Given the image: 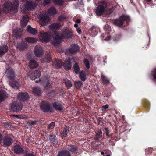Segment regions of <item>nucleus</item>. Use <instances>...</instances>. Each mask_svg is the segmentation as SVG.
<instances>
[{
	"instance_id": "1",
	"label": "nucleus",
	"mask_w": 156,
	"mask_h": 156,
	"mask_svg": "<svg viewBox=\"0 0 156 156\" xmlns=\"http://www.w3.org/2000/svg\"><path fill=\"white\" fill-rule=\"evenodd\" d=\"M19 5V3L17 2L13 3L10 2H7L4 4L3 9L6 13H10L12 11L17 12L18 11Z\"/></svg>"
},
{
	"instance_id": "2",
	"label": "nucleus",
	"mask_w": 156,
	"mask_h": 156,
	"mask_svg": "<svg viewBox=\"0 0 156 156\" xmlns=\"http://www.w3.org/2000/svg\"><path fill=\"white\" fill-rule=\"evenodd\" d=\"M21 2L22 5L20 6V8L21 11L23 13H24L26 10H32L34 8L35 5L31 1L22 0Z\"/></svg>"
},
{
	"instance_id": "3",
	"label": "nucleus",
	"mask_w": 156,
	"mask_h": 156,
	"mask_svg": "<svg viewBox=\"0 0 156 156\" xmlns=\"http://www.w3.org/2000/svg\"><path fill=\"white\" fill-rule=\"evenodd\" d=\"M39 19L38 23L41 26H45L48 24L49 21V12H40L38 16Z\"/></svg>"
},
{
	"instance_id": "4",
	"label": "nucleus",
	"mask_w": 156,
	"mask_h": 156,
	"mask_svg": "<svg viewBox=\"0 0 156 156\" xmlns=\"http://www.w3.org/2000/svg\"><path fill=\"white\" fill-rule=\"evenodd\" d=\"M130 20V18L129 16L123 15L120 16L119 19L115 20L113 23L114 25L121 28L124 27L123 23L125 21L126 22H129Z\"/></svg>"
},
{
	"instance_id": "5",
	"label": "nucleus",
	"mask_w": 156,
	"mask_h": 156,
	"mask_svg": "<svg viewBox=\"0 0 156 156\" xmlns=\"http://www.w3.org/2000/svg\"><path fill=\"white\" fill-rule=\"evenodd\" d=\"M107 4L104 1H102L98 3L97 7L95 9L96 14L100 16L106 11Z\"/></svg>"
},
{
	"instance_id": "6",
	"label": "nucleus",
	"mask_w": 156,
	"mask_h": 156,
	"mask_svg": "<svg viewBox=\"0 0 156 156\" xmlns=\"http://www.w3.org/2000/svg\"><path fill=\"white\" fill-rule=\"evenodd\" d=\"M23 105L21 102H16L11 104L9 109L11 111L17 112L20 111L23 107Z\"/></svg>"
},
{
	"instance_id": "7",
	"label": "nucleus",
	"mask_w": 156,
	"mask_h": 156,
	"mask_svg": "<svg viewBox=\"0 0 156 156\" xmlns=\"http://www.w3.org/2000/svg\"><path fill=\"white\" fill-rule=\"evenodd\" d=\"M52 35L53 38V44L54 45H56L61 41L62 39V34L59 33L58 32L55 31Z\"/></svg>"
},
{
	"instance_id": "8",
	"label": "nucleus",
	"mask_w": 156,
	"mask_h": 156,
	"mask_svg": "<svg viewBox=\"0 0 156 156\" xmlns=\"http://www.w3.org/2000/svg\"><path fill=\"white\" fill-rule=\"evenodd\" d=\"M36 83H39L40 84L43 86L45 89L48 88L49 79L48 77H44L35 81Z\"/></svg>"
},
{
	"instance_id": "9",
	"label": "nucleus",
	"mask_w": 156,
	"mask_h": 156,
	"mask_svg": "<svg viewBox=\"0 0 156 156\" xmlns=\"http://www.w3.org/2000/svg\"><path fill=\"white\" fill-rule=\"evenodd\" d=\"M39 38L43 42H48L49 41V34L48 32L41 31L40 32Z\"/></svg>"
},
{
	"instance_id": "10",
	"label": "nucleus",
	"mask_w": 156,
	"mask_h": 156,
	"mask_svg": "<svg viewBox=\"0 0 156 156\" xmlns=\"http://www.w3.org/2000/svg\"><path fill=\"white\" fill-rule=\"evenodd\" d=\"M34 52L36 57L41 56L43 53L42 47L39 45L36 46L34 48Z\"/></svg>"
},
{
	"instance_id": "11",
	"label": "nucleus",
	"mask_w": 156,
	"mask_h": 156,
	"mask_svg": "<svg viewBox=\"0 0 156 156\" xmlns=\"http://www.w3.org/2000/svg\"><path fill=\"white\" fill-rule=\"evenodd\" d=\"M29 98L28 94L26 92H21L18 94V98L22 101L27 100Z\"/></svg>"
},
{
	"instance_id": "12",
	"label": "nucleus",
	"mask_w": 156,
	"mask_h": 156,
	"mask_svg": "<svg viewBox=\"0 0 156 156\" xmlns=\"http://www.w3.org/2000/svg\"><path fill=\"white\" fill-rule=\"evenodd\" d=\"M69 51V52L72 54H75L79 51V47L76 44H73L70 46Z\"/></svg>"
},
{
	"instance_id": "13",
	"label": "nucleus",
	"mask_w": 156,
	"mask_h": 156,
	"mask_svg": "<svg viewBox=\"0 0 156 156\" xmlns=\"http://www.w3.org/2000/svg\"><path fill=\"white\" fill-rule=\"evenodd\" d=\"M3 140L4 145L7 146H10L13 143L12 140L8 136H5Z\"/></svg>"
},
{
	"instance_id": "14",
	"label": "nucleus",
	"mask_w": 156,
	"mask_h": 156,
	"mask_svg": "<svg viewBox=\"0 0 156 156\" xmlns=\"http://www.w3.org/2000/svg\"><path fill=\"white\" fill-rule=\"evenodd\" d=\"M71 58H66L65 61V63L63 64L64 69L66 70H69L71 69Z\"/></svg>"
},
{
	"instance_id": "15",
	"label": "nucleus",
	"mask_w": 156,
	"mask_h": 156,
	"mask_svg": "<svg viewBox=\"0 0 156 156\" xmlns=\"http://www.w3.org/2000/svg\"><path fill=\"white\" fill-rule=\"evenodd\" d=\"M41 110L44 112L49 111V104L45 101H43L40 106Z\"/></svg>"
},
{
	"instance_id": "16",
	"label": "nucleus",
	"mask_w": 156,
	"mask_h": 156,
	"mask_svg": "<svg viewBox=\"0 0 156 156\" xmlns=\"http://www.w3.org/2000/svg\"><path fill=\"white\" fill-rule=\"evenodd\" d=\"M64 37L66 39L71 38L73 37L72 32L69 29H66L63 32Z\"/></svg>"
},
{
	"instance_id": "17",
	"label": "nucleus",
	"mask_w": 156,
	"mask_h": 156,
	"mask_svg": "<svg viewBox=\"0 0 156 156\" xmlns=\"http://www.w3.org/2000/svg\"><path fill=\"white\" fill-rule=\"evenodd\" d=\"M14 151L15 153L20 154L23 153L24 150L19 145H17L14 146Z\"/></svg>"
},
{
	"instance_id": "18",
	"label": "nucleus",
	"mask_w": 156,
	"mask_h": 156,
	"mask_svg": "<svg viewBox=\"0 0 156 156\" xmlns=\"http://www.w3.org/2000/svg\"><path fill=\"white\" fill-rule=\"evenodd\" d=\"M7 76L10 79L12 80L15 77L14 71L12 69H9L6 71Z\"/></svg>"
},
{
	"instance_id": "19",
	"label": "nucleus",
	"mask_w": 156,
	"mask_h": 156,
	"mask_svg": "<svg viewBox=\"0 0 156 156\" xmlns=\"http://www.w3.org/2000/svg\"><path fill=\"white\" fill-rule=\"evenodd\" d=\"M27 45L24 42L20 43L18 44L17 48L20 51H23L26 49Z\"/></svg>"
},
{
	"instance_id": "20",
	"label": "nucleus",
	"mask_w": 156,
	"mask_h": 156,
	"mask_svg": "<svg viewBox=\"0 0 156 156\" xmlns=\"http://www.w3.org/2000/svg\"><path fill=\"white\" fill-rule=\"evenodd\" d=\"M8 51V47L7 45H3L0 47V56L3 55Z\"/></svg>"
},
{
	"instance_id": "21",
	"label": "nucleus",
	"mask_w": 156,
	"mask_h": 156,
	"mask_svg": "<svg viewBox=\"0 0 156 156\" xmlns=\"http://www.w3.org/2000/svg\"><path fill=\"white\" fill-rule=\"evenodd\" d=\"M52 62L53 63V66H55V67L58 69H60L62 66V61L59 59L56 60L55 63L54 64L53 61H52Z\"/></svg>"
},
{
	"instance_id": "22",
	"label": "nucleus",
	"mask_w": 156,
	"mask_h": 156,
	"mask_svg": "<svg viewBox=\"0 0 156 156\" xmlns=\"http://www.w3.org/2000/svg\"><path fill=\"white\" fill-rule=\"evenodd\" d=\"M41 75V72L37 70L35 71L32 75L30 77L32 80H35V79L39 78Z\"/></svg>"
},
{
	"instance_id": "23",
	"label": "nucleus",
	"mask_w": 156,
	"mask_h": 156,
	"mask_svg": "<svg viewBox=\"0 0 156 156\" xmlns=\"http://www.w3.org/2000/svg\"><path fill=\"white\" fill-rule=\"evenodd\" d=\"M38 66L37 63L34 60H31L29 63V67L30 69L36 68Z\"/></svg>"
},
{
	"instance_id": "24",
	"label": "nucleus",
	"mask_w": 156,
	"mask_h": 156,
	"mask_svg": "<svg viewBox=\"0 0 156 156\" xmlns=\"http://www.w3.org/2000/svg\"><path fill=\"white\" fill-rule=\"evenodd\" d=\"M61 26L60 23H54L51 24L49 26L51 30H58L60 28Z\"/></svg>"
},
{
	"instance_id": "25",
	"label": "nucleus",
	"mask_w": 156,
	"mask_h": 156,
	"mask_svg": "<svg viewBox=\"0 0 156 156\" xmlns=\"http://www.w3.org/2000/svg\"><path fill=\"white\" fill-rule=\"evenodd\" d=\"M52 105L54 108L57 110H61L63 108L61 104L58 102L53 103Z\"/></svg>"
},
{
	"instance_id": "26",
	"label": "nucleus",
	"mask_w": 156,
	"mask_h": 156,
	"mask_svg": "<svg viewBox=\"0 0 156 156\" xmlns=\"http://www.w3.org/2000/svg\"><path fill=\"white\" fill-rule=\"evenodd\" d=\"M63 81L66 87L68 88H70L72 86V83L70 80H68L66 78H65L63 80Z\"/></svg>"
},
{
	"instance_id": "27",
	"label": "nucleus",
	"mask_w": 156,
	"mask_h": 156,
	"mask_svg": "<svg viewBox=\"0 0 156 156\" xmlns=\"http://www.w3.org/2000/svg\"><path fill=\"white\" fill-rule=\"evenodd\" d=\"M58 156H71L70 152L67 150H64L59 152Z\"/></svg>"
},
{
	"instance_id": "28",
	"label": "nucleus",
	"mask_w": 156,
	"mask_h": 156,
	"mask_svg": "<svg viewBox=\"0 0 156 156\" xmlns=\"http://www.w3.org/2000/svg\"><path fill=\"white\" fill-rule=\"evenodd\" d=\"M49 140L51 142L53 143V146H56L58 143L56 136H50V138H49Z\"/></svg>"
},
{
	"instance_id": "29",
	"label": "nucleus",
	"mask_w": 156,
	"mask_h": 156,
	"mask_svg": "<svg viewBox=\"0 0 156 156\" xmlns=\"http://www.w3.org/2000/svg\"><path fill=\"white\" fill-rule=\"evenodd\" d=\"M69 127L67 126L63 129V131L61 133V135L62 137H65L67 135V134L69 131Z\"/></svg>"
},
{
	"instance_id": "30",
	"label": "nucleus",
	"mask_w": 156,
	"mask_h": 156,
	"mask_svg": "<svg viewBox=\"0 0 156 156\" xmlns=\"http://www.w3.org/2000/svg\"><path fill=\"white\" fill-rule=\"evenodd\" d=\"M67 149L72 153L75 152L78 149L76 146L73 145L68 146Z\"/></svg>"
},
{
	"instance_id": "31",
	"label": "nucleus",
	"mask_w": 156,
	"mask_h": 156,
	"mask_svg": "<svg viewBox=\"0 0 156 156\" xmlns=\"http://www.w3.org/2000/svg\"><path fill=\"white\" fill-rule=\"evenodd\" d=\"M27 28V31L33 35H34L37 33V30L35 28H33L30 25H28Z\"/></svg>"
},
{
	"instance_id": "32",
	"label": "nucleus",
	"mask_w": 156,
	"mask_h": 156,
	"mask_svg": "<svg viewBox=\"0 0 156 156\" xmlns=\"http://www.w3.org/2000/svg\"><path fill=\"white\" fill-rule=\"evenodd\" d=\"M79 77L81 80L83 81H85L86 80V75L84 71L82 70L80 71L79 73Z\"/></svg>"
},
{
	"instance_id": "33",
	"label": "nucleus",
	"mask_w": 156,
	"mask_h": 156,
	"mask_svg": "<svg viewBox=\"0 0 156 156\" xmlns=\"http://www.w3.org/2000/svg\"><path fill=\"white\" fill-rule=\"evenodd\" d=\"M33 92L37 95H40L41 94V90L37 87H34L32 88Z\"/></svg>"
},
{
	"instance_id": "34",
	"label": "nucleus",
	"mask_w": 156,
	"mask_h": 156,
	"mask_svg": "<svg viewBox=\"0 0 156 156\" xmlns=\"http://www.w3.org/2000/svg\"><path fill=\"white\" fill-rule=\"evenodd\" d=\"M102 133L101 130H98V132L96 133L94 139L96 140H98L99 138L102 137Z\"/></svg>"
},
{
	"instance_id": "35",
	"label": "nucleus",
	"mask_w": 156,
	"mask_h": 156,
	"mask_svg": "<svg viewBox=\"0 0 156 156\" xmlns=\"http://www.w3.org/2000/svg\"><path fill=\"white\" fill-rule=\"evenodd\" d=\"M101 79L104 84L107 85L109 83V80L102 74L101 75Z\"/></svg>"
},
{
	"instance_id": "36",
	"label": "nucleus",
	"mask_w": 156,
	"mask_h": 156,
	"mask_svg": "<svg viewBox=\"0 0 156 156\" xmlns=\"http://www.w3.org/2000/svg\"><path fill=\"white\" fill-rule=\"evenodd\" d=\"M7 97L6 92L2 90L0 92V102H2L4 100L5 98Z\"/></svg>"
},
{
	"instance_id": "37",
	"label": "nucleus",
	"mask_w": 156,
	"mask_h": 156,
	"mask_svg": "<svg viewBox=\"0 0 156 156\" xmlns=\"http://www.w3.org/2000/svg\"><path fill=\"white\" fill-rule=\"evenodd\" d=\"M57 13V11L54 7H52L49 8V16L55 15Z\"/></svg>"
},
{
	"instance_id": "38",
	"label": "nucleus",
	"mask_w": 156,
	"mask_h": 156,
	"mask_svg": "<svg viewBox=\"0 0 156 156\" xmlns=\"http://www.w3.org/2000/svg\"><path fill=\"white\" fill-rule=\"evenodd\" d=\"M83 83L80 81L77 80L75 82L74 85L76 88H80L83 86Z\"/></svg>"
},
{
	"instance_id": "39",
	"label": "nucleus",
	"mask_w": 156,
	"mask_h": 156,
	"mask_svg": "<svg viewBox=\"0 0 156 156\" xmlns=\"http://www.w3.org/2000/svg\"><path fill=\"white\" fill-rule=\"evenodd\" d=\"M9 84L12 88L15 89H17L18 88L19 84L17 82L14 81L10 82Z\"/></svg>"
},
{
	"instance_id": "40",
	"label": "nucleus",
	"mask_w": 156,
	"mask_h": 156,
	"mask_svg": "<svg viewBox=\"0 0 156 156\" xmlns=\"http://www.w3.org/2000/svg\"><path fill=\"white\" fill-rule=\"evenodd\" d=\"M25 40L28 43H34L37 41L35 38L32 37H27L25 39Z\"/></svg>"
},
{
	"instance_id": "41",
	"label": "nucleus",
	"mask_w": 156,
	"mask_h": 156,
	"mask_svg": "<svg viewBox=\"0 0 156 156\" xmlns=\"http://www.w3.org/2000/svg\"><path fill=\"white\" fill-rule=\"evenodd\" d=\"M74 71L76 74H78L79 73V67L78 64L75 63L73 66Z\"/></svg>"
},
{
	"instance_id": "42",
	"label": "nucleus",
	"mask_w": 156,
	"mask_h": 156,
	"mask_svg": "<svg viewBox=\"0 0 156 156\" xmlns=\"http://www.w3.org/2000/svg\"><path fill=\"white\" fill-rule=\"evenodd\" d=\"M151 75L153 77V80L156 81V68L151 71Z\"/></svg>"
},
{
	"instance_id": "43",
	"label": "nucleus",
	"mask_w": 156,
	"mask_h": 156,
	"mask_svg": "<svg viewBox=\"0 0 156 156\" xmlns=\"http://www.w3.org/2000/svg\"><path fill=\"white\" fill-rule=\"evenodd\" d=\"M84 63L87 68L88 69H89L90 67V64L87 58H85L84 59Z\"/></svg>"
},
{
	"instance_id": "44",
	"label": "nucleus",
	"mask_w": 156,
	"mask_h": 156,
	"mask_svg": "<svg viewBox=\"0 0 156 156\" xmlns=\"http://www.w3.org/2000/svg\"><path fill=\"white\" fill-rule=\"evenodd\" d=\"M98 29V27L95 26H93L92 27L90 28V30L92 33H94V32H96L95 34H97V30Z\"/></svg>"
},
{
	"instance_id": "45",
	"label": "nucleus",
	"mask_w": 156,
	"mask_h": 156,
	"mask_svg": "<svg viewBox=\"0 0 156 156\" xmlns=\"http://www.w3.org/2000/svg\"><path fill=\"white\" fill-rule=\"evenodd\" d=\"M66 18V16L64 15H62L59 16L58 17V20L60 21L64 20H65Z\"/></svg>"
},
{
	"instance_id": "46",
	"label": "nucleus",
	"mask_w": 156,
	"mask_h": 156,
	"mask_svg": "<svg viewBox=\"0 0 156 156\" xmlns=\"http://www.w3.org/2000/svg\"><path fill=\"white\" fill-rule=\"evenodd\" d=\"M37 121L36 120L31 121L28 122V125L29 126H32L36 124Z\"/></svg>"
},
{
	"instance_id": "47",
	"label": "nucleus",
	"mask_w": 156,
	"mask_h": 156,
	"mask_svg": "<svg viewBox=\"0 0 156 156\" xmlns=\"http://www.w3.org/2000/svg\"><path fill=\"white\" fill-rule=\"evenodd\" d=\"M53 2L55 3L58 5L62 4L63 2L62 0H53Z\"/></svg>"
},
{
	"instance_id": "48",
	"label": "nucleus",
	"mask_w": 156,
	"mask_h": 156,
	"mask_svg": "<svg viewBox=\"0 0 156 156\" xmlns=\"http://www.w3.org/2000/svg\"><path fill=\"white\" fill-rule=\"evenodd\" d=\"M22 19L24 20L27 23L29 21V16L27 15L24 16Z\"/></svg>"
},
{
	"instance_id": "49",
	"label": "nucleus",
	"mask_w": 156,
	"mask_h": 156,
	"mask_svg": "<svg viewBox=\"0 0 156 156\" xmlns=\"http://www.w3.org/2000/svg\"><path fill=\"white\" fill-rule=\"evenodd\" d=\"M27 23L24 20H22L21 21V24L22 26L24 27L26 26Z\"/></svg>"
},
{
	"instance_id": "50",
	"label": "nucleus",
	"mask_w": 156,
	"mask_h": 156,
	"mask_svg": "<svg viewBox=\"0 0 156 156\" xmlns=\"http://www.w3.org/2000/svg\"><path fill=\"white\" fill-rule=\"evenodd\" d=\"M55 126V123L53 122H52L51 123H49V129L51 128L52 129L54 128Z\"/></svg>"
},
{
	"instance_id": "51",
	"label": "nucleus",
	"mask_w": 156,
	"mask_h": 156,
	"mask_svg": "<svg viewBox=\"0 0 156 156\" xmlns=\"http://www.w3.org/2000/svg\"><path fill=\"white\" fill-rule=\"evenodd\" d=\"M109 105L108 104H107L106 105H104L102 106L101 108V110L102 111H105L106 109L108 108H109Z\"/></svg>"
},
{
	"instance_id": "52",
	"label": "nucleus",
	"mask_w": 156,
	"mask_h": 156,
	"mask_svg": "<svg viewBox=\"0 0 156 156\" xmlns=\"http://www.w3.org/2000/svg\"><path fill=\"white\" fill-rule=\"evenodd\" d=\"M56 93L54 91H52L49 92V97H53L56 95Z\"/></svg>"
},
{
	"instance_id": "53",
	"label": "nucleus",
	"mask_w": 156,
	"mask_h": 156,
	"mask_svg": "<svg viewBox=\"0 0 156 156\" xmlns=\"http://www.w3.org/2000/svg\"><path fill=\"white\" fill-rule=\"evenodd\" d=\"M105 131H106V135L107 136L109 137V130L108 128H105Z\"/></svg>"
},
{
	"instance_id": "54",
	"label": "nucleus",
	"mask_w": 156,
	"mask_h": 156,
	"mask_svg": "<svg viewBox=\"0 0 156 156\" xmlns=\"http://www.w3.org/2000/svg\"><path fill=\"white\" fill-rule=\"evenodd\" d=\"M4 125L5 128H9L10 125L8 123H4Z\"/></svg>"
},
{
	"instance_id": "55",
	"label": "nucleus",
	"mask_w": 156,
	"mask_h": 156,
	"mask_svg": "<svg viewBox=\"0 0 156 156\" xmlns=\"http://www.w3.org/2000/svg\"><path fill=\"white\" fill-rule=\"evenodd\" d=\"M24 156H35L31 153H28L27 154H26V155Z\"/></svg>"
},
{
	"instance_id": "56",
	"label": "nucleus",
	"mask_w": 156,
	"mask_h": 156,
	"mask_svg": "<svg viewBox=\"0 0 156 156\" xmlns=\"http://www.w3.org/2000/svg\"><path fill=\"white\" fill-rule=\"evenodd\" d=\"M17 30H15L13 31V32H15V35L16 36L18 35V32H17Z\"/></svg>"
},
{
	"instance_id": "57",
	"label": "nucleus",
	"mask_w": 156,
	"mask_h": 156,
	"mask_svg": "<svg viewBox=\"0 0 156 156\" xmlns=\"http://www.w3.org/2000/svg\"><path fill=\"white\" fill-rule=\"evenodd\" d=\"M77 32L79 34H80L81 33V30L80 29H77Z\"/></svg>"
},
{
	"instance_id": "58",
	"label": "nucleus",
	"mask_w": 156,
	"mask_h": 156,
	"mask_svg": "<svg viewBox=\"0 0 156 156\" xmlns=\"http://www.w3.org/2000/svg\"><path fill=\"white\" fill-rule=\"evenodd\" d=\"M110 38H111V37L110 36H108L106 37L105 40H107V41L109 40L110 39Z\"/></svg>"
},
{
	"instance_id": "59",
	"label": "nucleus",
	"mask_w": 156,
	"mask_h": 156,
	"mask_svg": "<svg viewBox=\"0 0 156 156\" xmlns=\"http://www.w3.org/2000/svg\"><path fill=\"white\" fill-rule=\"evenodd\" d=\"M2 139V136L0 133V142L1 141Z\"/></svg>"
},
{
	"instance_id": "60",
	"label": "nucleus",
	"mask_w": 156,
	"mask_h": 156,
	"mask_svg": "<svg viewBox=\"0 0 156 156\" xmlns=\"http://www.w3.org/2000/svg\"><path fill=\"white\" fill-rule=\"evenodd\" d=\"M44 3L45 4H48L49 3V0H45Z\"/></svg>"
},
{
	"instance_id": "61",
	"label": "nucleus",
	"mask_w": 156,
	"mask_h": 156,
	"mask_svg": "<svg viewBox=\"0 0 156 156\" xmlns=\"http://www.w3.org/2000/svg\"><path fill=\"white\" fill-rule=\"evenodd\" d=\"M76 22L77 23H80V20H79V19H77L76 20Z\"/></svg>"
},
{
	"instance_id": "62",
	"label": "nucleus",
	"mask_w": 156,
	"mask_h": 156,
	"mask_svg": "<svg viewBox=\"0 0 156 156\" xmlns=\"http://www.w3.org/2000/svg\"><path fill=\"white\" fill-rule=\"evenodd\" d=\"M74 26L76 28H77L78 26V25L77 23H75L74 25Z\"/></svg>"
},
{
	"instance_id": "63",
	"label": "nucleus",
	"mask_w": 156,
	"mask_h": 156,
	"mask_svg": "<svg viewBox=\"0 0 156 156\" xmlns=\"http://www.w3.org/2000/svg\"><path fill=\"white\" fill-rule=\"evenodd\" d=\"M101 154L103 155H104V153L103 151H101Z\"/></svg>"
},
{
	"instance_id": "64",
	"label": "nucleus",
	"mask_w": 156,
	"mask_h": 156,
	"mask_svg": "<svg viewBox=\"0 0 156 156\" xmlns=\"http://www.w3.org/2000/svg\"><path fill=\"white\" fill-rule=\"evenodd\" d=\"M118 36V37H119V36L121 37V35L120 34V35H117V37Z\"/></svg>"
}]
</instances>
